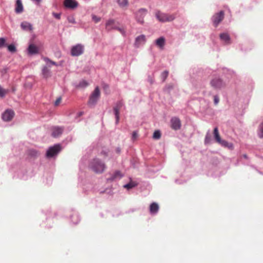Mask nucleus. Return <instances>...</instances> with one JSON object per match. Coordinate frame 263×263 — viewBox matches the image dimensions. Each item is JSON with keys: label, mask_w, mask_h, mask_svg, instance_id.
<instances>
[{"label": "nucleus", "mask_w": 263, "mask_h": 263, "mask_svg": "<svg viewBox=\"0 0 263 263\" xmlns=\"http://www.w3.org/2000/svg\"><path fill=\"white\" fill-rule=\"evenodd\" d=\"M118 3L121 7H126L128 5V0H118Z\"/></svg>", "instance_id": "nucleus-26"}, {"label": "nucleus", "mask_w": 263, "mask_h": 263, "mask_svg": "<svg viewBox=\"0 0 263 263\" xmlns=\"http://www.w3.org/2000/svg\"><path fill=\"white\" fill-rule=\"evenodd\" d=\"M92 19L95 23H98L101 20L100 17H98L95 15H92Z\"/></svg>", "instance_id": "nucleus-35"}, {"label": "nucleus", "mask_w": 263, "mask_h": 263, "mask_svg": "<svg viewBox=\"0 0 263 263\" xmlns=\"http://www.w3.org/2000/svg\"><path fill=\"white\" fill-rule=\"evenodd\" d=\"M147 12V9L145 8H141L139 9L136 13V18L137 21L140 24L144 23V18Z\"/></svg>", "instance_id": "nucleus-6"}, {"label": "nucleus", "mask_w": 263, "mask_h": 263, "mask_svg": "<svg viewBox=\"0 0 263 263\" xmlns=\"http://www.w3.org/2000/svg\"><path fill=\"white\" fill-rule=\"evenodd\" d=\"M205 140L206 142L208 141V140H209V139H208L207 137L205 138Z\"/></svg>", "instance_id": "nucleus-44"}, {"label": "nucleus", "mask_w": 263, "mask_h": 263, "mask_svg": "<svg viewBox=\"0 0 263 263\" xmlns=\"http://www.w3.org/2000/svg\"><path fill=\"white\" fill-rule=\"evenodd\" d=\"M120 150L119 148L117 149V152L118 153H119V152H120Z\"/></svg>", "instance_id": "nucleus-46"}, {"label": "nucleus", "mask_w": 263, "mask_h": 263, "mask_svg": "<svg viewBox=\"0 0 263 263\" xmlns=\"http://www.w3.org/2000/svg\"><path fill=\"white\" fill-rule=\"evenodd\" d=\"M214 101L215 105H217L219 101V97L217 96H214Z\"/></svg>", "instance_id": "nucleus-39"}, {"label": "nucleus", "mask_w": 263, "mask_h": 263, "mask_svg": "<svg viewBox=\"0 0 263 263\" xmlns=\"http://www.w3.org/2000/svg\"><path fill=\"white\" fill-rule=\"evenodd\" d=\"M123 106V103L122 101H119L116 106L114 108L116 118V123H117L119 120V111L120 108Z\"/></svg>", "instance_id": "nucleus-12"}, {"label": "nucleus", "mask_w": 263, "mask_h": 263, "mask_svg": "<svg viewBox=\"0 0 263 263\" xmlns=\"http://www.w3.org/2000/svg\"><path fill=\"white\" fill-rule=\"evenodd\" d=\"M168 71H163L162 73H161V79H162V80L163 81H165L166 80V78L168 76Z\"/></svg>", "instance_id": "nucleus-33"}, {"label": "nucleus", "mask_w": 263, "mask_h": 263, "mask_svg": "<svg viewBox=\"0 0 263 263\" xmlns=\"http://www.w3.org/2000/svg\"><path fill=\"white\" fill-rule=\"evenodd\" d=\"M137 137H138L137 133L136 131L134 132L132 134V139L133 140H135L137 138Z\"/></svg>", "instance_id": "nucleus-40"}, {"label": "nucleus", "mask_w": 263, "mask_h": 263, "mask_svg": "<svg viewBox=\"0 0 263 263\" xmlns=\"http://www.w3.org/2000/svg\"><path fill=\"white\" fill-rule=\"evenodd\" d=\"M114 29L119 31L124 36L126 35V31L123 27L116 26L114 27Z\"/></svg>", "instance_id": "nucleus-29"}, {"label": "nucleus", "mask_w": 263, "mask_h": 263, "mask_svg": "<svg viewBox=\"0 0 263 263\" xmlns=\"http://www.w3.org/2000/svg\"><path fill=\"white\" fill-rule=\"evenodd\" d=\"M214 136L215 139L217 143H219L221 140L220 135L219 134L218 129L217 127H215L213 131Z\"/></svg>", "instance_id": "nucleus-23"}, {"label": "nucleus", "mask_w": 263, "mask_h": 263, "mask_svg": "<svg viewBox=\"0 0 263 263\" xmlns=\"http://www.w3.org/2000/svg\"><path fill=\"white\" fill-rule=\"evenodd\" d=\"M159 210V205L155 202L152 203L150 205L149 211L151 214H156Z\"/></svg>", "instance_id": "nucleus-20"}, {"label": "nucleus", "mask_w": 263, "mask_h": 263, "mask_svg": "<svg viewBox=\"0 0 263 263\" xmlns=\"http://www.w3.org/2000/svg\"><path fill=\"white\" fill-rule=\"evenodd\" d=\"M32 1H33L36 4H39L41 3L42 0H32Z\"/></svg>", "instance_id": "nucleus-41"}, {"label": "nucleus", "mask_w": 263, "mask_h": 263, "mask_svg": "<svg viewBox=\"0 0 263 263\" xmlns=\"http://www.w3.org/2000/svg\"><path fill=\"white\" fill-rule=\"evenodd\" d=\"M258 136L260 138H263V122L260 125Z\"/></svg>", "instance_id": "nucleus-31"}, {"label": "nucleus", "mask_w": 263, "mask_h": 263, "mask_svg": "<svg viewBox=\"0 0 263 263\" xmlns=\"http://www.w3.org/2000/svg\"><path fill=\"white\" fill-rule=\"evenodd\" d=\"M221 40L224 42L226 44L230 43V37L228 33H223L220 34Z\"/></svg>", "instance_id": "nucleus-21"}, {"label": "nucleus", "mask_w": 263, "mask_h": 263, "mask_svg": "<svg viewBox=\"0 0 263 263\" xmlns=\"http://www.w3.org/2000/svg\"><path fill=\"white\" fill-rule=\"evenodd\" d=\"M8 49L11 52H15L16 50L15 46L13 44L9 45L8 46Z\"/></svg>", "instance_id": "nucleus-32"}, {"label": "nucleus", "mask_w": 263, "mask_h": 263, "mask_svg": "<svg viewBox=\"0 0 263 263\" xmlns=\"http://www.w3.org/2000/svg\"><path fill=\"white\" fill-rule=\"evenodd\" d=\"M156 45L160 49H163L165 44V39L163 36L160 37L155 41Z\"/></svg>", "instance_id": "nucleus-15"}, {"label": "nucleus", "mask_w": 263, "mask_h": 263, "mask_svg": "<svg viewBox=\"0 0 263 263\" xmlns=\"http://www.w3.org/2000/svg\"><path fill=\"white\" fill-rule=\"evenodd\" d=\"M136 185V184L134 182H129V183H127L124 185V187L125 188H126L127 189H132L134 187H135Z\"/></svg>", "instance_id": "nucleus-30"}, {"label": "nucleus", "mask_w": 263, "mask_h": 263, "mask_svg": "<svg viewBox=\"0 0 263 263\" xmlns=\"http://www.w3.org/2000/svg\"><path fill=\"white\" fill-rule=\"evenodd\" d=\"M121 173L119 171H117L116 172H115V173L114 174V175H113L112 177H111V178H108L107 180H110V181H112L114 180L115 179L119 177V178H121Z\"/></svg>", "instance_id": "nucleus-25"}, {"label": "nucleus", "mask_w": 263, "mask_h": 263, "mask_svg": "<svg viewBox=\"0 0 263 263\" xmlns=\"http://www.w3.org/2000/svg\"><path fill=\"white\" fill-rule=\"evenodd\" d=\"M117 26L115 24V20L111 19L108 20L106 23V29L108 31H110L112 29H114V27Z\"/></svg>", "instance_id": "nucleus-17"}, {"label": "nucleus", "mask_w": 263, "mask_h": 263, "mask_svg": "<svg viewBox=\"0 0 263 263\" xmlns=\"http://www.w3.org/2000/svg\"><path fill=\"white\" fill-rule=\"evenodd\" d=\"M84 47L81 44H78L71 48V55L73 57H78L84 52Z\"/></svg>", "instance_id": "nucleus-4"}, {"label": "nucleus", "mask_w": 263, "mask_h": 263, "mask_svg": "<svg viewBox=\"0 0 263 263\" xmlns=\"http://www.w3.org/2000/svg\"><path fill=\"white\" fill-rule=\"evenodd\" d=\"M28 155L32 157H36L40 155V153L35 149H30L28 151Z\"/></svg>", "instance_id": "nucleus-24"}, {"label": "nucleus", "mask_w": 263, "mask_h": 263, "mask_svg": "<svg viewBox=\"0 0 263 263\" xmlns=\"http://www.w3.org/2000/svg\"><path fill=\"white\" fill-rule=\"evenodd\" d=\"M8 91L9 90L8 89H5L0 86V97H4Z\"/></svg>", "instance_id": "nucleus-27"}, {"label": "nucleus", "mask_w": 263, "mask_h": 263, "mask_svg": "<svg viewBox=\"0 0 263 263\" xmlns=\"http://www.w3.org/2000/svg\"><path fill=\"white\" fill-rule=\"evenodd\" d=\"M218 143L224 147L229 148L230 149H233V144L232 143H229L226 140H221Z\"/></svg>", "instance_id": "nucleus-22"}, {"label": "nucleus", "mask_w": 263, "mask_h": 263, "mask_svg": "<svg viewBox=\"0 0 263 263\" xmlns=\"http://www.w3.org/2000/svg\"><path fill=\"white\" fill-rule=\"evenodd\" d=\"M213 86L214 87H215V86H216V84L217 83H213Z\"/></svg>", "instance_id": "nucleus-45"}, {"label": "nucleus", "mask_w": 263, "mask_h": 263, "mask_svg": "<svg viewBox=\"0 0 263 263\" xmlns=\"http://www.w3.org/2000/svg\"><path fill=\"white\" fill-rule=\"evenodd\" d=\"M156 18L161 22H172L174 21L176 15L175 14H168L157 11L155 14Z\"/></svg>", "instance_id": "nucleus-2"}, {"label": "nucleus", "mask_w": 263, "mask_h": 263, "mask_svg": "<svg viewBox=\"0 0 263 263\" xmlns=\"http://www.w3.org/2000/svg\"><path fill=\"white\" fill-rule=\"evenodd\" d=\"M14 116V112L11 109H7L3 113L2 118L5 121H11Z\"/></svg>", "instance_id": "nucleus-9"}, {"label": "nucleus", "mask_w": 263, "mask_h": 263, "mask_svg": "<svg viewBox=\"0 0 263 263\" xmlns=\"http://www.w3.org/2000/svg\"><path fill=\"white\" fill-rule=\"evenodd\" d=\"M60 145L56 144L53 146L50 147L47 150L46 156L47 158H51L57 155L61 151Z\"/></svg>", "instance_id": "nucleus-5"}, {"label": "nucleus", "mask_w": 263, "mask_h": 263, "mask_svg": "<svg viewBox=\"0 0 263 263\" xmlns=\"http://www.w3.org/2000/svg\"><path fill=\"white\" fill-rule=\"evenodd\" d=\"M64 6L70 9H74L78 6V3L75 0H65Z\"/></svg>", "instance_id": "nucleus-13"}, {"label": "nucleus", "mask_w": 263, "mask_h": 263, "mask_svg": "<svg viewBox=\"0 0 263 263\" xmlns=\"http://www.w3.org/2000/svg\"><path fill=\"white\" fill-rule=\"evenodd\" d=\"M61 101H62L61 97H59L58 98H57V100H55V102H54V105L55 106H58L60 104V103L61 102Z\"/></svg>", "instance_id": "nucleus-36"}, {"label": "nucleus", "mask_w": 263, "mask_h": 263, "mask_svg": "<svg viewBox=\"0 0 263 263\" xmlns=\"http://www.w3.org/2000/svg\"><path fill=\"white\" fill-rule=\"evenodd\" d=\"M90 167L96 173H102L105 169V164L98 159H95L91 161Z\"/></svg>", "instance_id": "nucleus-1"}, {"label": "nucleus", "mask_w": 263, "mask_h": 263, "mask_svg": "<svg viewBox=\"0 0 263 263\" xmlns=\"http://www.w3.org/2000/svg\"><path fill=\"white\" fill-rule=\"evenodd\" d=\"M63 131V128L60 127H53L52 128V136L53 137H57L60 136Z\"/></svg>", "instance_id": "nucleus-14"}, {"label": "nucleus", "mask_w": 263, "mask_h": 263, "mask_svg": "<svg viewBox=\"0 0 263 263\" xmlns=\"http://www.w3.org/2000/svg\"><path fill=\"white\" fill-rule=\"evenodd\" d=\"M53 16L57 19L60 20L61 18V13H52Z\"/></svg>", "instance_id": "nucleus-37"}, {"label": "nucleus", "mask_w": 263, "mask_h": 263, "mask_svg": "<svg viewBox=\"0 0 263 263\" xmlns=\"http://www.w3.org/2000/svg\"><path fill=\"white\" fill-rule=\"evenodd\" d=\"M21 27L22 29L25 31H32L33 27L32 25L27 22H23L21 24Z\"/></svg>", "instance_id": "nucleus-18"}, {"label": "nucleus", "mask_w": 263, "mask_h": 263, "mask_svg": "<svg viewBox=\"0 0 263 263\" xmlns=\"http://www.w3.org/2000/svg\"><path fill=\"white\" fill-rule=\"evenodd\" d=\"M171 127L174 130H178L181 127V121L178 118H172L171 120Z\"/></svg>", "instance_id": "nucleus-11"}, {"label": "nucleus", "mask_w": 263, "mask_h": 263, "mask_svg": "<svg viewBox=\"0 0 263 263\" xmlns=\"http://www.w3.org/2000/svg\"><path fill=\"white\" fill-rule=\"evenodd\" d=\"M146 42L145 36L143 34L138 36L135 39L134 43V46L136 48H139L141 45H144Z\"/></svg>", "instance_id": "nucleus-10"}, {"label": "nucleus", "mask_w": 263, "mask_h": 263, "mask_svg": "<svg viewBox=\"0 0 263 263\" xmlns=\"http://www.w3.org/2000/svg\"><path fill=\"white\" fill-rule=\"evenodd\" d=\"M243 157L245 158H246V159H247V155H246V154H244V155H243Z\"/></svg>", "instance_id": "nucleus-42"}, {"label": "nucleus", "mask_w": 263, "mask_h": 263, "mask_svg": "<svg viewBox=\"0 0 263 263\" xmlns=\"http://www.w3.org/2000/svg\"><path fill=\"white\" fill-rule=\"evenodd\" d=\"M15 11L16 13H20L23 11V6L21 0H16Z\"/></svg>", "instance_id": "nucleus-19"}, {"label": "nucleus", "mask_w": 263, "mask_h": 263, "mask_svg": "<svg viewBox=\"0 0 263 263\" xmlns=\"http://www.w3.org/2000/svg\"><path fill=\"white\" fill-rule=\"evenodd\" d=\"M205 140L206 142L208 141V140H209V139H208L207 137L205 138Z\"/></svg>", "instance_id": "nucleus-43"}, {"label": "nucleus", "mask_w": 263, "mask_h": 263, "mask_svg": "<svg viewBox=\"0 0 263 263\" xmlns=\"http://www.w3.org/2000/svg\"><path fill=\"white\" fill-rule=\"evenodd\" d=\"M224 17V12L223 11L215 14L212 17V21L214 25L217 27L218 25L222 21Z\"/></svg>", "instance_id": "nucleus-8"}, {"label": "nucleus", "mask_w": 263, "mask_h": 263, "mask_svg": "<svg viewBox=\"0 0 263 263\" xmlns=\"http://www.w3.org/2000/svg\"><path fill=\"white\" fill-rule=\"evenodd\" d=\"M6 43V39L4 37L0 38V48L3 47Z\"/></svg>", "instance_id": "nucleus-34"}, {"label": "nucleus", "mask_w": 263, "mask_h": 263, "mask_svg": "<svg viewBox=\"0 0 263 263\" xmlns=\"http://www.w3.org/2000/svg\"><path fill=\"white\" fill-rule=\"evenodd\" d=\"M45 61L47 62V64L49 62V66H46L43 67V68L42 69V74L44 77L47 78L50 76V70L49 69L48 67H50L51 65L57 66V64L55 62L51 61L50 59L48 58H45Z\"/></svg>", "instance_id": "nucleus-7"}, {"label": "nucleus", "mask_w": 263, "mask_h": 263, "mask_svg": "<svg viewBox=\"0 0 263 263\" xmlns=\"http://www.w3.org/2000/svg\"><path fill=\"white\" fill-rule=\"evenodd\" d=\"M100 90L99 87L97 86L95 88V90L90 95L88 101V104L89 106H93L97 103L100 97Z\"/></svg>", "instance_id": "nucleus-3"}, {"label": "nucleus", "mask_w": 263, "mask_h": 263, "mask_svg": "<svg viewBox=\"0 0 263 263\" xmlns=\"http://www.w3.org/2000/svg\"><path fill=\"white\" fill-rule=\"evenodd\" d=\"M68 21L69 23L75 24L76 21L73 17L70 16L68 17Z\"/></svg>", "instance_id": "nucleus-38"}, {"label": "nucleus", "mask_w": 263, "mask_h": 263, "mask_svg": "<svg viewBox=\"0 0 263 263\" xmlns=\"http://www.w3.org/2000/svg\"><path fill=\"white\" fill-rule=\"evenodd\" d=\"M28 52L30 54H34L39 52V49L35 45L31 44L28 48Z\"/></svg>", "instance_id": "nucleus-16"}, {"label": "nucleus", "mask_w": 263, "mask_h": 263, "mask_svg": "<svg viewBox=\"0 0 263 263\" xmlns=\"http://www.w3.org/2000/svg\"><path fill=\"white\" fill-rule=\"evenodd\" d=\"M161 133L159 130H155L153 134V138L154 139H159L161 138Z\"/></svg>", "instance_id": "nucleus-28"}]
</instances>
